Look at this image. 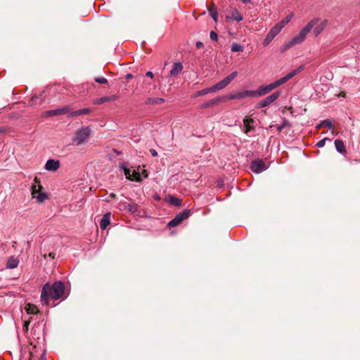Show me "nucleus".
I'll return each instance as SVG.
<instances>
[{
	"instance_id": "nucleus-1",
	"label": "nucleus",
	"mask_w": 360,
	"mask_h": 360,
	"mask_svg": "<svg viewBox=\"0 0 360 360\" xmlns=\"http://www.w3.org/2000/svg\"><path fill=\"white\" fill-rule=\"evenodd\" d=\"M65 293V285L62 281H56L53 284L45 283L41 292V302L43 305L48 306L49 304V297L53 300L63 298Z\"/></svg>"
},
{
	"instance_id": "nucleus-2",
	"label": "nucleus",
	"mask_w": 360,
	"mask_h": 360,
	"mask_svg": "<svg viewBox=\"0 0 360 360\" xmlns=\"http://www.w3.org/2000/svg\"><path fill=\"white\" fill-rule=\"evenodd\" d=\"M298 73V69H295L291 71L290 73L287 74L284 77L271 82L267 85H262L258 87L256 90L253 91L254 97H260L264 96L274 89H276L279 86L285 84L287 81L292 78L295 75Z\"/></svg>"
},
{
	"instance_id": "nucleus-3",
	"label": "nucleus",
	"mask_w": 360,
	"mask_h": 360,
	"mask_svg": "<svg viewBox=\"0 0 360 360\" xmlns=\"http://www.w3.org/2000/svg\"><path fill=\"white\" fill-rule=\"evenodd\" d=\"M90 134L91 130L89 127H82L75 132L72 141L77 146L84 143L88 141Z\"/></svg>"
},
{
	"instance_id": "nucleus-4",
	"label": "nucleus",
	"mask_w": 360,
	"mask_h": 360,
	"mask_svg": "<svg viewBox=\"0 0 360 360\" xmlns=\"http://www.w3.org/2000/svg\"><path fill=\"white\" fill-rule=\"evenodd\" d=\"M316 21L317 20H311L297 35L291 39L295 45L302 43L304 40L306 36L314 27Z\"/></svg>"
},
{
	"instance_id": "nucleus-5",
	"label": "nucleus",
	"mask_w": 360,
	"mask_h": 360,
	"mask_svg": "<svg viewBox=\"0 0 360 360\" xmlns=\"http://www.w3.org/2000/svg\"><path fill=\"white\" fill-rule=\"evenodd\" d=\"M237 72H233L229 75L226 77L224 79L221 80L220 82H217L212 86H211L213 93L221 90L224 89L226 86H227L236 77Z\"/></svg>"
},
{
	"instance_id": "nucleus-6",
	"label": "nucleus",
	"mask_w": 360,
	"mask_h": 360,
	"mask_svg": "<svg viewBox=\"0 0 360 360\" xmlns=\"http://www.w3.org/2000/svg\"><path fill=\"white\" fill-rule=\"evenodd\" d=\"M191 215L190 210H184L183 212L177 214L175 217L168 223L169 227H175L180 224L184 219L189 217Z\"/></svg>"
},
{
	"instance_id": "nucleus-7",
	"label": "nucleus",
	"mask_w": 360,
	"mask_h": 360,
	"mask_svg": "<svg viewBox=\"0 0 360 360\" xmlns=\"http://www.w3.org/2000/svg\"><path fill=\"white\" fill-rule=\"evenodd\" d=\"M280 96H281V91H277L274 92L271 95L266 96L265 98L259 101L257 103V108H263L269 106L272 103H274L275 101H276Z\"/></svg>"
},
{
	"instance_id": "nucleus-8",
	"label": "nucleus",
	"mask_w": 360,
	"mask_h": 360,
	"mask_svg": "<svg viewBox=\"0 0 360 360\" xmlns=\"http://www.w3.org/2000/svg\"><path fill=\"white\" fill-rule=\"evenodd\" d=\"M269 168V166L266 165L263 160L262 159H256L251 162L250 165V169L252 172L259 174Z\"/></svg>"
},
{
	"instance_id": "nucleus-9",
	"label": "nucleus",
	"mask_w": 360,
	"mask_h": 360,
	"mask_svg": "<svg viewBox=\"0 0 360 360\" xmlns=\"http://www.w3.org/2000/svg\"><path fill=\"white\" fill-rule=\"evenodd\" d=\"M314 20H317L314 26V32L316 36H318L326 28L328 21L326 20H321L318 18Z\"/></svg>"
},
{
	"instance_id": "nucleus-10",
	"label": "nucleus",
	"mask_w": 360,
	"mask_h": 360,
	"mask_svg": "<svg viewBox=\"0 0 360 360\" xmlns=\"http://www.w3.org/2000/svg\"><path fill=\"white\" fill-rule=\"evenodd\" d=\"M67 112H68V108L64 107V108H57V109H54V110H50L45 111L44 112V115L45 117H52V116H56V115H65Z\"/></svg>"
},
{
	"instance_id": "nucleus-11",
	"label": "nucleus",
	"mask_w": 360,
	"mask_h": 360,
	"mask_svg": "<svg viewBox=\"0 0 360 360\" xmlns=\"http://www.w3.org/2000/svg\"><path fill=\"white\" fill-rule=\"evenodd\" d=\"M60 167V162L53 159H49L46 161L45 165V169L48 171L55 172Z\"/></svg>"
},
{
	"instance_id": "nucleus-12",
	"label": "nucleus",
	"mask_w": 360,
	"mask_h": 360,
	"mask_svg": "<svg viewBox=\"0 0 360 360\" xmlns=\"http://www.w3.org/2000/svg\"><path fill=\"white\" fill-rule=\"evenodd\" d=\"M110 215H111L110 212H108V213H105L103 216V217L100 221V227L101 229L105 230L107 228V226L110 224Z\"/></svg>"
},
{
	"instance_id": "nucleus-13",
	"label": "nucleus",
	"mask_w": 360,
	"mask_h": 360,
	"mask_svg": "<svg viewBox=\"0 0 360 360\" xmlns=\"http://www.w3.org/2000/svg\"><path fill=\"white\" fill-rule=\"evenodd\" d=\"M253 122L254 120L249 117H245L243 120L244 127H245V131L244 132L245 134H248L251 130L253 129Z\"/></svg>"
},
{
	"instance_id": "nucleus-14",
	"label": "nucleus",
	"mask_w": 360,
	"mask_h": 360,
	"mask_svg": "<svg viewBox=\"0 0 360 360\" xmlns=\"http://www.w3.org/2000/svg\"><path fill=\"white\" fill-rule=\"evenodd\" d=\"M91 112V108H86L79 109V110H77L72 111V112H70V115L72 116V117L79 116V115H88Z\"/></svg>"
},
{
	"instance_id": "nucleus-15",
	"label": "nucleus",
	"mask_w": 360,
	"mask_h": 360,
	"mask_svg": "<svg viewBox=\"0 0 360 360\" xmlns=\"http://www.w3.org/2000/svg\"><path fill=\"white\" fill-rule=\"evenodd\" d=\"M34 181L37 184H33L32 186V188H31L32 195L33 198L34 196H36L37 194L40 193H41V190L42 188V186L40 185L39 182L37 181V178L34 179Z\"/></svg>"
},
{
	"instance_id": "nucleus-16",
	"label": "nucleus",
	"mask_w": 360,
	"mask_h": 360,
	"mask_svg": "<svg viewBox=\"0 0 360 360\" xmlns=\"http://www.w3.org/2000/svg\"><path fill=\"white\" fill-rule=\"evenodd\" d=\"M18 264L19 260L17 258L14 257H11L8 259L6 267L10 269H15L18 266Z\"/></svg>"
},
{
	"instance_id": "nucleus-17",
	"label": "nucleus",
	"mask_w": 360,
	"mask_h": 360,
	"mask_svg": "<svg viewBox=\"0 0 360 360\" xmlns=\"http://www.w3.org/2000/svg\"><path fill=\"white\" fill-rule=\"evenodd\" d=\"M165 102V99L162 98H148L146 101L147 105H158Z\"/></svg>"
},
{
	"instance_id": "nucleus-18",
	"label": "nucleus",
	"mask_w": 360,
	"mask_h": 360,
	"mask_svg": "<svg viewBox=\"0 0 360 360\" xmlns=\"http://www.w3.org/2000/svg\"><path fill=\"white\" fill-rule=\"evenodd\" d=\"M335 146L337 151L339 152L340 153L342 154L346 152L345 144L342 141L336 139L335 141Z\"/></svg>"
},
{
	"instance_id": "nucleus-19",
	"label": "nucleus",
	"mask_w": 360,
	"mask_h": 360,
	"mask_svg": "<svg viewBox=\"0 0 360 360\" xmlns=\"http://www.w3.org/2000/svg\"><path fill=\"white\" fill-rule=\"evenodd\" d=\"M238 99H242L246 97H254L252 90H245L242 92L236 93Z\"/></svg>"
},
{
	"instance_id": "nucleus-20",
	"label": "nucleus",
	"mask_w": 360,
	"mask_h": 360,
	"mask_svg": "<svg viewBox=\"0 0 360 360\" xmlns=\"http://www.w3.org/2000/svg\"><path fill=\"white\" fill-rule=\"evenodd\" d=\"M25 309L29 314H37L39 312L38 308L32 304H27L25 307Z\"/></svg>"
},
{
	"instance_id": "nucleus-21",
	"label": "nucleus",
	"mask_w": 360,
	"mask_h": 360,
	"mask_svg": "<svg viewBox=\"0 0 360 360\" xmlns=\"http://www.w3.org/2000/svg\"><path fill=\"white\" fill-rule=\"evenodd\" d=\"M169 202L174 206L179 207L181 205V200L173 195H169Z\"/></svg>"
},
{
	"instance_id": "nucleus-22",
	"label": "nucleus",
	"mask_w": 360,
	"mask_h": 360,
	"mask_svg": "<svg viewBox=\"0 0 360 360\" xmlns=\"http://www.w3.org/2000/svg\"><path fill=\"white\" fill-rule=\"evenodd\" d=\"M293 15L291 13L281 20L277 25L283 29L292 19Z\"/></svg>"
},
{
	"instance_id": "nucleus-23",
	"label": "nucleus",
	"mask_w": 360,
	"mask_h": 360,
	"mask_svg": "<svg viewBox=\"0 0 360 360\" xmlns=\"http://www.w3.org/2000/svg\"><path fill=\"white\" fill-rule=\"evenodd\" d=\"M231 19L236 20L237 22H240L243 20L242 15L236 10H234L231 12Z\"/></svg>"
},
{
	"instance_id": "nucleus-24",
	"label": "nucleus",
	"mask_w": 360,
	"mask_h": 360,
	"mask_svg": "<svg viewBox=\"0 0 360 360\" xmlns=\"http://www.w3.org/2000/svg\"><path fill=\"white\" fill-rule=\"evenodd\" d=\"M208 93H213L212 91V89L211 87L210 88H206V89H202V90H200V91H196L193 96L194 97H198V96H204Z\"/></svg>"
},
{
	"instance_id": "nucleus-25",
	"label": "nucleus",
	"mask_w": 360,
	"mask_h": 360,
	"mask_svg": "<svg viewBox=\"0 0 360 360\" xmlns=\"http://www.w3.org/2000/svg\"><path fill=\"white\" fill-rule=\"evenodd\" d=\"M295 44H294V42L292 41V39H290V41L285 42V44H283L281 46V52H285V51H287L288 49H289L290 48H291L292 46H295Z\"/></svg>"
},
{
	"instance_id": "nucleus-26",
	"label": "nucleus",
	"mask_w": 360,
	"mask_h": 360,
	"mask_svg": "<svg viewBox=\"0 0 360 360\" xmlns=\"http://www.w3.org/2000/svg\"><path fill=\"white\" fill-rule=\"evenodd\" d=\"M281 30L282 29L276 24L271 29L269 34L274 38L281 31Z\"/></svg>"
},
{
	"instance_id": "nucleus-27",
	"label": "nucleus",
	"mask_w": 360,
	"mask_h": 360,
	"mask_svg": "<svg viewBox=\"0 0 360 360\" xmlns=\"http://www.w3.org/2000/svg\"><path fill=\"white\" fill-rule=\"evenodd\" d=\"M108 102L107 96H103L101 98H97L93 100L92 103L94 105H101L104 103Z\"/></svg>"
},
{
	"instance_id": "nucleus-28",
	"label": "nucleus",
	"mask_w": 360,
	"mask_h": 360,
	"mask_svg": "<svg viewBox=\"0 0 360 360\" xmlns=\"http://www.w3.org/2000/svg\"><path fill=\"white\" fill-rule=\"evenodd\" d=\"M221 101V98L217 97V98H214L210 101H209L208 102L204 103L202 105V107L203 108H209L213 105H215L216 103H217L218 102H219Z\"/></svg>"
},
{
	"instance_id": "nucleus-29",
	"label": "nucleus",
	"mask_w": 360,
	"mask_h": 360,
	"mask_svg": "<svg viewBox=\"0 0 360 360\" xmlns=\"http://www.w3.org/2000/svg\"><path fill=\"white\" fill-rule=\"evenodd\" d=\"M34 198H37V201L39 202H44L46 199H47L48 196L45 193H40L37 194L36 196L34 197Z\"/></svg>"
},
{
	"instance_id": "nucleus-30",
	"label": "nucleus",
	"mask_w": 360,
	"mask_h": 360,
	"mask_svg": "<svg viewBox=\"0 0 360 360\" xmlns=\"http://www.w3.org/2000/svg\"><path fill=\"white\" fill-rule=\"evenodd\" d=\"M321 125L324 126V127L328 128V129H333V125L330 120H324L321 122Z\"/></svg>"
},
{
	"instance_id": "nucleus-31",
	"label": "nucleus",
	"mask_w": 360,
	"mask_h": 360,
	"mask_svg": "<svg viewBox=\"0 0 360 360\" xmlns=\"http://www.w3.org/2000/svg\"><path fill=\"white\" fill-rule=\"evenodd\" d=\"M131 176V180H135L136 181H141V176H140V174H139V172L133 170Z\"/></svg>"
},
{
	"instance_id": "nucleus-32",
	"label": "nucleus",
	"mask_w": 360,
	"mask_h": 360,
	"mask_svg": "<svg viewBox=\"0 0 360 360\" xmlns=\"http://www.w3.org/2000/svg\"><path fill=\"white\" fill-rule=\"evenodd\" d=\"M231 49L233 52H239V51H242L243 48L240 44H233Z\"/></svg>"
},
{
	"instance_id": "nucleus-33",
	"label": "nucleus",
	"mask_w": 360,
	"mask_h": 360,
	"mask_svg": "<svg viewBox=\"0 0 360 360\" xmlns=\"http://www.w3.org/2000/svg\"><path fill=\"white\" fill-rule=\"evenodd\" d=\"M273 39L274 37L268 33L263 41L264 46H267L273 40Z\"/></svg>"
},
{
	"instance_id": "nucleus-34",
	"label": "nucleus",
	"mask_w": 360,
	"mask_h": 360,
	"mask_svg": "<svg viewBox=\"0 0 360 360\" xmlns=\"http://www.w3.org/2000/svg\"><path fill=\"white\" fill-rule=\"evenodd\" d=\"M326 141H330V139H328V138H324V139H323L321 141L317 142L316 146L319 147V148L323 147Z\"/></svg>"
},
{
	"instance_id": "nucleus-35",
	"label": "nucleus",
	"mask_w": 360,
	"mask_h": 360,
	"mask_svg": "<svg viewBox=\"0 0 360 360\" xmlns=\"http://www.w3.org/2000/svg\"><path fill=\"white\" fill-rule=\"evenodd\" d=\"M95 81L99 84H106L108 80L103 77H98L95 78Z\"/></svg>"
},
{
	"instance_id": "nucleus-36",
	"label": "nucleus",
	"mask_w": 360,
	"mask_h": 360,
	"mask_svg": "<svg viewBox=\"0 0 360 360\" xmlns=\"http://www.w3.org/2000/svg\"><path fill=\"white\" fill-rule=\"evenodd\" d=\"M210 15L213 18V20L216 22L217 20L218 14L217 11L214 9L210 10Z\"/></svg>"
},
{
	"instance_id": "nucleus-37",
	"label": "nucleus",
	"mask_w": 360,
	"mask_h": 360,
	"mask_svg": "<svg viewBox=\"0 0 360 360\" xmlns=\"http://www.w3.org/2000/svg\"><path fill=\"white\" fill-rule=\"evenodd\" d=\"M182 69H171L170 75H177L181 72Z\"/></svg>"
},
{
	"instance_id": "nucleus-38",
	"label": "nucleus",
	"mask_w": 360,
	"mask_h": 360,
	"mask_svg": "<svg viewBox=\"0 0 360 360\" xmlns=\"http://www.w3.org/2000/svg\"><path fill=\"white\" fill-rule=\"evenodd\" d=\"M210 37L211 39L213 41L217 40V37H218L217 34L214 31L210 32Z\"/></svg>"
},
{
	"instance_id": "nucleus-39",
	"label": "nucleus",
	"mask_w": 360,
	"mask_h": 360,
	"mask_svg": "<svg viewBox=\"0 0 360 360\" xmlns=\"http://www.w3.org/2000/svg\"><path fill=\"white\" fill-rule=\"evenodd\" d=\"M107 97L108 102H112L118 99V96L116 94L108 96Z\"/></svg>"
},
{
	"instance_id": "nucleus-40",
	"label": "nucleus",
	"mask_w": 360,
	"mask_h": 360,
	"mask_svg": "<svg viewBox=\"0 0 360 360\" xmlns=\"http://www.w3.org/2000/svg\"><path fill=\"white\" fill-rule=\"evenodd\" d=\"M131 173H132V171L130 170L129 169H124V174L127 176V178H128L129 179H131Z\"/></svg>"
},
{
	"instance_id": "nucleus-41",
	"label": "nucleus",
	"mask_w": 360,
	"mask_h": 360,
	"mask_svg": "<svg viewBox=\"0 0 360 360\" xmlns=\"http://www.w3.org/2000/svg\"><path fill=\"white\" fill-rule=\"evenodd\" d=\"M228 98H229V100H235V99H238L236 93V94H229V95L228 96Z\"/></svg>"
},
{
	"instance_id": "nucleus-42",
	"label": "nucleus",
	"mask_w": 360,
	"mask_h": 360,
	"mask_svg": "<svg viewBox=\"0 0 360 360\" xmlns=\"http://www.w3.org/2000/svg\"><path fill=\"white\" fill-rule=\"evenodd\" d=\"M173 68H183L182 64L180 62H176L174 63Z\"/></svg>"
},
{
	"instance_id": "nucleus-43",
	"label": "nucleus",
	"mask_w": 360,
	"mask_h": 360,
	"mask_svg": "<svg viewBox=\"0 0 360 360\" xmlns=\"http://www.w3.org/2000/svg\"><path fill=\"white\" fill-rule=\"evenodd\" d=\"M150 152L151 155H152L153 157H155V156H157V155H158V153H157V152H156V150H154V149H150Z\"/></svg>"
},
{
	"instance_id": "nucleus-44",
	"label": "nucleus",
	"mask_w": 360,
	"mask_h": 360,
	"mask_svg": "<svg viewBox=\"0 0 360 360\" xmlns=\"http://www.w3.org/2000/svg\"><path fill=\"white\" fill-rule=\"evenodd\" d=\"M196 46L198 49H200L203 46V44L201 41H198L196 43Z\"/></svg>"
},
{
	"instance_id": "nucleus-45",
	"label": "nucleus",
	"mask_w": 360,
	"mask_h": 360,
	"mask_svg": "<svg viewBox=\"0 0 360 360\" xmlns=\"http://www.w3.org/2000/svg\"><path fill=\"white\" fill-rule=\"evenodd\" d=\"M146 75L147 77H151V78L153 77V72H150V71H149V72H146Z\"/></svg>"
},
{
	"instance_id": "nucleus-46",
	"label": "nucleus",
	"mask_w": 360,
	"mask_h": 360,
	"mask_svg": "<svg viewBox=\"0 0 360 360\" xmlns=\"http://www.w3.org/2000/svg\"><path fill=\"white\" fill-rule=\"evenodd\" d=\"M241 1L244 4H248V3H250L251 2V0H241Z\"/></svg>"
},
{
	"instance_id": "nucleus-47",
	"label": "nucleus",
	"mask_w": 360,
	"mask_h": 360,
	"mask_svg": "<svg viewBox=\"0 0 360 360\" xmlns=\"http://www.w3.org/2000/svg\"><path fill=\"white\" fill-rule=\"evenodd\" d=\"M49 257H52V258H54L55 257V254L54 253H52V252H50L49 253Z\"/></svg>"
},
{
	"instance_id": "nucleus-48",
	"label": "nucleus",
	"mask_w": 360,
	"mask_h": 360,
	"mask_svg": "<svg viewBox=\"0 0 360 360\" xmlns=\"http://www.w3.org/2000/svg\"><path fill=\"white\" fill-rule=\"evenodd\" d=\"M131 77H132V75H130V74H128V75H127V79H129V78H131Z\"/></svg>"
},
{
	"instance_id": "nucleus-49",
	"label": "nucleus",
	"mask_w": 360,
	"mask_h": 360,
	"mask_svg": "<svg viewBox=\"0 0 360 360\" xmlns=\"http://www.w3.org/2000/svg\"><path fill=\"white\" fill-rule=\"evenodd\" d=\"M35 99H37V96H33L32 98V101L34 102L35 101Z\"/></svg>"
},
{
	"instance_id": "nucleus-50",
	"label": "nucleus",
	"mask_w": 360,
	"mask_h": 360,
	"mask_svg": "<svg viewBox=\"0 0 360 360\" xmlns=\"http://www.w3.org/2000/svg\"><path fill=\"white\" fill-rule=\"evenodd\" d=\"M324 127V126L321 125V123L317 126V128Z\"/></svg>"
}]
</instances>
